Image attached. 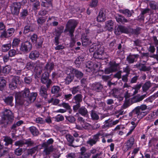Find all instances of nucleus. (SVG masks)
Instances as JSON below:
<instances>
[{"instance_id": "obj_57", "label": "nucleus", "mask_w": 158, "mask_h": 158, "mask_svg": "<svg viewBox=\"0 0 158 158\" xmlns=\"http://www.w3.org/2000/svg\"><path fill=\"white\" fill-rule=\"evenodd\" d=\"M98 0H91L89 3V6L91 7H95L98 5Z\"/></svg>"}, {"instance_id": "obj_37", "label": "nucleus", "mask_w": 158, "mask_h": 158, "mask_svg": "<svg viewBox=\"0 0 158 158\" xmlns=\"http://www.w3.org/2000/svg\"><path fill=\"white\" fill-rule=\"evenodd\" d=\"M29 130L32 135L36 136L38 135L39 131L38 129L34 126H31L29 127Z\"/></svg>"}, {"instance_id": "obj_52", "label": "nucleus", "mask_w": 158, "mask_h": 158, "mask_svg": "<svg viewBox=\"0 0 158 158\" xmlns=\"http://www.w3.org/2000/svg\"><path fill=\"white\" fill-rule=\"evenodd\" d=\"M105 123L102 126L103 129L107 128L109 127H111L112 126L111 124V121H109V120L105 121Z\"/></svg>"}, {"instance_id": "obj_12", "label": "nucleus", "mask_w": 158, "mask_h": 158, "mask_svg": "<svg viewBox=\"0 0 158 158\" xmlns=\"http://www.w3.org/2000/svg\"><path fill=\"white\" fill-rule=\"evenodd\" d=\"M68 71L71 74H73L74 75L79 79H81L83 76V73L80 71H79L77 69H74L72 67H70L68 69Z\"/></svg>"}, {"instance_id": "obj_59", "label": "nucleus", "mask_w": 158, "mask_h": 158, "mask_svg": "<svg viewBox=\"0 0 158 158\" xmlns=\"http://www.w3.org/2000/svg\"><path fill=\"white\" fill-rule=\"evenodd\" d=\"M139 65L141 67L140 70L141 71H147L150 70V67H147L144 64H140Z\"/></svg>"}, {"instance_id": "obj_4", "label": "nucleus", "mask_w": 158, "mask_h": 158, "mask_svg": "<svg viewBox=\"0 0 158 158\" xmlns=\"http://www.w3.org/2000/svg\"><path fill=\"white\" fill-rule=\"evenodd\" d=\"M14 119V115L12 111L10 110L6 109L2 113L0 122L1 124H4L6 127L9 122H11Z\"/></svg>"}, {"instance_id": "obj_51", "label": "nucleus", "mask_w": 158, "mask_h": 158, "mask_svg": "<svg viewBox=\"0 0 158 158\" xmlns=\"http://www.w3.org/2000/svg\"><path fill=\"white\" fill-rule=\"evenodd\" d=\"M141 28L139 27H137L135 29H132L131 33L135 35H138L140 33Z\"/></svg>"}, {"instance_id": "obj_54", "label": "nucleus", "mask_w": 158, "mask_h": 158, "mask_svg": "<svg viewBox=\"0 0 158 158\" xmlns=\"http://www.w3.org/2000/svg\"><path fill=\"white\" fill-rule=\"evenodd\" d=\"M55 120L57 122H60L63 121L64 120V118L63 115L60 114L57 115L54 117Z\"/></svg>"}, {"instance_id": "obj_25", "label": "nucleus", "mask_w": 158, "mask_h": 158, "mask_svg": "<svg viewBox=\"0 0 158 158\" xmlns=\"http://www.w3.org/2000/svg\"><path fill=\"white\" fill-rule=\"evenodd\" d=\"M14 99L13 97L11 96H9L5 97L4 99L5 103L8 106H10L11 107L14 106L13 101Z\"/></svg>"}, {"instance_id": "obj_20", "label": "nucleus", "mask_w": 158, "mask_h": 158, "mask_svg": "<svg viewBox=\"0 0 158 158\" xmlns=\"http://www.w3.org/2000/svg\"><path fill=\"white\" fill-rule=\"evenodd\" d=\"M83 96L81 94H77L75 96L72 100V102L73 103L81 104L82 102Z\"/></svg>"}, {"instance_id": "obj_23", "label": "nucleus", "mask_w": 158, "mask_h": 158, "mask_svg": "<svg viewBox=\"0 0 158 158\" xmlns=\"http://www.w3.org/2000/svg\"><path fill=\"white\" fill-rule=\"evenodd\" d=\"M115 33L116 34L117 31L118 34V33L120 32L121 33H127L128 32V29L122 25L118 26L115 29Z\"/></svg>"}, {"instance_id": "obj_55", "label": "nucleus", "mask_w": 158, "mask_h": 158, "mask_svg": "<svg viewBox=\"0 0 158 158\" xmlns=\"http://www.w3.org/2000/svg\"><path fill=\"white\" fill-rule=\"evenodd\" d=\"M11 68L9 65H6L3 68L2 72L3 73H8L10 71Z\"/></svg>"}, {"instance_id": "obj_26", "label": "nucleus", "mask_w": 158, "mask_h": 158, "mask_svg": "<svg viewBox=\"0 0 158 158\" xmlns=\"http://www.w3.org/2000/svg\"><path fill=\"white\" fill-rule=\"evenodd\" d=\"M66 73L67 76L65 79V83L69 85L73 81L74 78V76L71 74L70 72H68V69L66 71Z\"/></svg>"}, {"instance_id": "obj_27", "label": "nucleus", "mask_w": 158, "mask_h": 158, "mask_svg": "<svg viewBox=\"0 0 158 158\" xmlns=\"http://www.w3.org/2000/svg\"><path fill=\"white\" fill-rule=\"evenodd\" d=\"M119 12L123 15H125L127 17H131L132 15V13H134L133 10L130 11L128 9H125L124 10L120 9L119 10Z\"/></svg>"}, {"instance_id": "obj_17", "label": "nucleus", "mask_w": 158, "mask_h": 158, "mask_svg": "<svg viewBox=\"0 0 158 158\" xmlns=\"http://www.w3.org/2000/svg\"><path fill=\"white\" fill-rule=\"evenodd\" d=\"M134 136L132 135L128 139L126 143V150H128L131 149L134 143Z\"/></svg>"}, {"instance_id": "obj_15", "label": "nucleus", "mask_w": 158, "mask_h": 158, "mask_svg": "<svg viewBox=\"0 0 158 158\" xmlns=\"http://www.w3.org/2000/svg\"><path fill=\"white\" fill-rule=\"evenodd\" d=\"M115 18L116 21L120 24H124L128 22V20L123 16L119 14H117L115 16Z\"/></svg>"}, {"instance_id": "obj_2", "label": "nucleus", "mask_w": 158, "mask_h": 158, "mask_svg": "<svg viewBox=\"0 0 158 158\" xmlns=\"http://www.w3.org/2000/svg\"><path fill=\"white\" fill-rule=\"evenodd\" d=\"M78 23L74 19H69L67 22L65 26L64 32H69V36L71 37V42L72 44H74L76 42L74 37V33Z\"/></svg>"}, {"instance_id": "obj_16", "label": "nucleus", "mask_w": 158, "mask_h": 158, "mask_svg": "<svg viewBox=\"0 0 158 158\" xmlns=\"http://www.w3.org/2000/svg\"><path fill=\"white\" fill-rule=\"evenodd\" d=\"M91 88L93 90L96 92H100L102 91L103 86L101 83L96 82L92 84Z\"/></svg>"}, {"instance_id": "obj_9", "label": "nucleus", "mask_w": 158, "mask_h": 158, "mask_svg": "<svg viewBox=\"0 0 158 158\" xmlns=\"http://www.w3.org/2000/svg\"><path fill=\"white\" fill-rule=\"evenodd\" d=\"M48 73L47 72H45L43 74L41 79L42 83L46 84L48 89L50 87L52 83L51 80L48 79Z\"/></svg>"}, {"instance_id": "obj_45", "label": "nucleus", "mask_w": 158, "mask_h": 158, "mask_svg": "<svg viewBox=\"0 0 158 158\" xmlns=\"http://www.w3.org/2000/svg\"><path fill=\"white\" fill-rule=\"evenodd\" d=\"M90 116L93 120H97L99 119V116L95 111L92 110L90 113Z\"/></svg>"}, {"instance_id": "obj_21", "label": "nucleus", "mask_w": 158, "mask_h": 158, "mask_svg": "<svg viewBox=\"0 0 158 158\" xmlns=\"http://www.w3.org/2000/svg\"><path fill=\"white\" fill-rule=\"evenodd\" d=\"M42 7L45 8V9L48 11H50L52 8V2H51L42 1L41 4Z\"/></svg>"}, {"instance_id": "obj_58", "label": "nucleus", "mask_w": 158, "mask_h": 158, "mask_svg": "<svg viewBox=\"0 0 158 158\" xmlns=\"http://www.w3.org/2000/svg\"><path fill=\"white\" fill-rule=\"evenodd\" d=\"M37 149V147H35L31 148L28 149L27 150L28 154L32 155L33 154L35 153Z\"/></svg>"}, {"instance_id": "obj_44", "label": "nucleus", "mask_w": 158, "mask_h": 158, "mask_svg": "<svg viewBox=\"0 0 158 158\" xmlns=\"http://www.w3.org/2000/svg\"><path fill=\"white\" fill-rule=\"evenodd\" d=\"M6 81L4 77H0V90L2 91L6 85Z\"/></svg>"}, {"instance_id": "obj_41", "label": "nucleus", "mask_w": 158, "mask_h": 158, "mask_svg": "<svg viewBox=\"0 0 158 158\" xmlns=\"http://www.w3.org/2000/svg\"><path fill=\"white\" fill-rule=\"evenodd\" d=\"M43 147L44 148V152L45 153L46 155H48L50 154L53 150V148L52 145L49 147L48 146L47 147Z\"/></svg>"}, {"instance_id": "obj_29", "label": "nucleus", "mask_w": 158, "mask_h": 158, "mask_svg": "<svg viewBox=\"0 0 158 158\" xmlns=\"http://www.w3.org/2000/svg\"><path fill=\"white\" fill-rule=\"evenodd\" d=\"M86 71L87 72L90 73L94 69L93 63L91 61H88L85 64Z\"/></svg>"}, {"instance_id": "obj_28", "label": "nucleus", "mask_w": 158, "mask_h": 158, "mask_svg": "<svg viewBox=\"0 0 158 158\" xmlns=\"http://www.w3.org/2000/svg\"><path fill=\"white\" fill-rule=\"evenodd\" d=\"M148 3L151 9L152 10H158V2L154 0H149Z\"/></svg>"}, {"instance_id": "obj_40", "label": "nucleus", "mask_w": 158, "mask_h": 158, "mask_svg": "<svg viewBox=\"0 0 158 158\" xmlns=\"http://www.w3.org/2000/svg\"><path fill=\"white\" fill-rule=\"evenodd\" d=\"M54 64L53 62L47 63L44 67V69L46 70H48L51 72L54 69Z\"/></svg>"}, {"instance_id": "obj_38", "label": "nucleus", "mask_w": 158, "mask_h": 158, "mask_svg": "<svg viewBox=\"0 0 158 158\" xmlns=\"http://www.w3.org/2000/svg\"><path fill=\"white\" fill-rule=\"evenodd\" d=\"M46 19V17L41 16L38 17L37 19V23L38 25L40 27L45 22Z\"/></svg>"}, {"instance_id": "obj_6", "label": "nucleus", "mask_w": 158, "mask_h": 158, "mask_svg": "<svg viewBox=\"0 0 158 158\" xmlns=\"http://www.w3.org/2000/svg\"><path fill=\"white\" fill-rule=\"evenodd\" d=\"M148 112V111H140L139 109L137 106L129 113V116L131 117H137L139 118H141L145 116Z\"/></svg>"}, {"instance_id": "obj_8", "label": "nucleus", "mask_w": 158, "mask_h": 158, "mask_svg": "<svg viewBox=\"0 0 158 158\" xmlns=\"http://www.w3.org/2000/svg\"><path fill=\"white\" fill-rule=\"evenodd\" d=\"M32 47V44L30 41H27L22 43L19 49L21 52L27 53L31 50Z\"/></svg>"}, {"instance_id": "obj_3", "label": "nucleus", "mask_w": 158, "mask_h": 158, "mask_svg": "<svg viewBox=\"0 0 158 158\" xmlns=\"http://www.w3.org/2000/svg\"><path fill=\"white\" fill-rule=\"evenodd\" d=\"M89 51L92 52H94L93 56L95 59L103 60L106 58L104 56V48L100 45H94L90 47Z\"/></svg>"}, {"instance_id": "obj_56", "label": "nucleus", "mask_w": 158, "mask_h": 158, "mask_svg": "<svg viewBox=\"0 0 158 158\" xmlns=\"http://www.w3.org/2000/svg\"><path fill=\"white\" fill-rule=\"evenodd\" d=\"M60 87L58 86H53L51 89L52 94H56L58 93L60 89Z\"/></svg>"}, {"instance_id": "obj_60", "label": "nucleus", "mask_w": 158, "mask_h": 158, "mask_svg": "<svg viewBox=\"0 0 158 158\" xmlns=\"http://www.w3.org/2000/svg\"><path fill=\"white\" fill-rule=\"evenodd\" d=\"M8 54L10 57H13L17 54V52L14 49H10L8 52Z\"/></svg>"}, {"instance_id": "obj_18", "label": "nucleus", "mask_w": 158, "mask_h": 158, "mask_svg": "<svg viewBox=\"0 0 158 158\" xmlns=\"http://www.w3.org/2000/svg\"><path fill=\"white\" fill-rule=\"evenodd\" d=\"M139 55L138 54L130 55L127 57V60L129 64H133L135 61H137L139 58Z\"/></svg>"}, {"instance_id": "obj_19", "label": "nucleus", "mask_w": 158, "mask_h": 158, "mask_svg": "<svg viewBox=\"0 0 158 158\" xmlns=\"http://www.w3.org/2000/svg\"><path fill=\"white\" fill-rule=\"evenodd\" d=\"M48 89L45 86H42L40 89L39 94L40 96L45 99L47 98L48 96L47 92Z\"/></svg>"}, {"instance_id": "obj_31", "label": "nucleus", "mask_w": 158, "mask_h": 158, "mask_svg": "<svg viewBox=\"0 0 158 158\" xmlns=\"http://www.w3.org/2000/svg\"><path fill=\"white\" fill-rule=\"evenodd\" d=\"M85 58L82 55L78 56L76 58L74 63L77 67L79 68L80 67L81 63L84 60Z\"/></svg>"}, {"instance_id": "obj_62", "label": "nucleus", "mask_w": 158, "mask_h": 158, "mask_svg": "<svg viewBox=\"0 0 158 158\" xmlns=\"http://www.w3.org/2000/svg\"><path fill=\"white\" fill-rule=\"evenodd\" d=\"M28 15V12L27 10L23 9L20 13V15L22 19H24Z\"/></svg>"}, {"instance_id": "obj_32", "label": "nucleus", "mask_w": 158, "mask_h": 158, "mask_svg": "<svg viewBox=\"0 0 158 158\" xmlns=\"http://www.w3.org/2000/svg\"><path fill=\"white\" fill-rule=\"evenodd\" d=\"M11 43H9L2 45L1 47V51L3 52H6L9 51L11 48Z\"/></svg>"}, {"instance_id": "obj_64", "label": "nucleus", "mask_w": 158, "mask_h": 158, "mask_svg": "<svg viewBox=\"0 0 158 158\" xmlns=\"http://www.w3.org/2000/svg\"><path fill=\"white\" fill-rule=\"evenodd\" d=\"M10 57L8 54H6L2 56V57L4 63H5L8 61L10 60Z\"/></svg>"}, {"instance_id": "obj_47", "label": "nucleus", "mask_w": 158, "mask_h": 158, "mask_svg": "<svg viewBox=\"0 0 158 158\" xmlns=\"http://www.w3.org/2000/svg\"><path fill=\"white\" fill-rule=\"evenodd\" d=\"M79 113L82 116L86 115L88 113L87 109L84 106H82L79 109Z\"/></svg>"}, {"instance_id": "obj_24", "label": "nucleus", "mask_w": 158, "mask_h": 158, "mask_svg": "<svg viewBox=\"0 0 158 158\" xmlns=\"http://www.w3.org/2000/svg\"><path fill=\"white\" fill-rule=\"evenodd\" d=\"M40 56L39 52L36 50L32 51L30 53L29 58L32 60H36Z\"/></svg>"}, {"instance_id": "obj_53", "label": "nucleus", "mask_w": 158, "mask_h": 158, "mask_svg": "<svg viewBox=\"0 0 158 158\" xmlns=\"http://www.w3.org/2000/svg\"><path fill=\"white\" fill-rule=\"evenodd\" d=\"M32 8L34 10H36L40 7V3L39 1H36L35 2L31 4Z\"/></svg>"}, {"instance_id": "obj_42", "label": "nucleus", "mask_w": 158, "mask_h": 158, "mask_svg": "<svg viewBox=\"0 0 158 158\" xmlns=\"http://www.w3.org/2000/svg\"><path fill=\"white\" fill-rule=\"evenodd\" d=\"M66 122L70 123H73L76 121V119L74 116L72 115L65 116Z\"/></svg>"}, {"instance_id": "obj_36", "label": "nucleus", "mask_w": 158, "mask_h": 158, "mask_svg": "<svg viewBox=\"0 0 158 158\" xmlns=\"http://www.w3.org/2000/svg\"><path fill=\"white\" fill-rule=\"evenodd\" d=\"M110 68L113 72H116L117 70V67L119 65L118 63H116V62L114 61L112 62H110Z\"/></svg>"}, {"instance_id": "obj_10", "label": "nucleus", "mask_w": 158, "mask_h": 158, "mask_svg": "<svg viewBox=\"0 0 158 158\" xmlns=\"http://www.w3.org/2000/svg\"><path fill=\"white\" fill-rule=\"evenodd\" d=\"M102 136L101 133L98 132L96 134L93 136L92 138H89L87 141L86 143L91 146L96 144L97 142L99 141V137Z\"/></svg>"}, {"instance_id": "obj_13", "label": "nucleus", "mask_w": 158, "mask_h": 158, "mask_svg": "<svg viewBox=\"0 0 158 158\" xmlns=\"http://www.w3.org/2000/svg\"><path fill=\"white\" fill-rule=\"evenodd\" d=\"M20 82V77L17 76H14L11 81L9 84L10 88L14 90L17 87V84Z\"/></svg>"}, {"instance_id": "obj_43", "label": "nucleus", "mask_w": 158, "mask_h": 158, "mask_svg": "<svg viewBox=\"0 0 158 158\" xmlns=\"http://www.w3.org/2000/svg\"><path fill=\"white\" fill-rule=\"evenodd\" d=\"M144 97L141 96L139 97L135 96L133 97L131 99V102L132 103L139 102L143 99Z\"/></svg>"}, {"instance_id": "obj_7", "label": "nucleus", "mask_w": 158, "mask_h": 158, "mask_svg": "<svg viewBox=\"0 0 158 158\" xmlns=\"http://www.w3.org/2000/svg\"><path fill=\"white\" fill-rule=\"evenodd\" d=\"M21 4L20 2H14L12 3L10 6V10L12 15L16 16L19 15Z\"/></svg>"}, {"instance_id": "obj_30", "label": "nucleus", "mask_w": 158, "mask_h": 158, "mask_svg": "<svg viewBox=\"0 0 158 158\" xmlns=\"http://www.w3.org/2000/svg\"><path fill=\"white\" fill-rule=\"evenodd\" d=\"M114 24V22L111 20H109L106 22L105 26L108 30L111 31L113 29Z\"/></svg>"}, {"instance_id": "obj_11", "label": "nucleus", "mask_w": 158, "mask_h": 158, "mask_svg": "<svg viewBox=\"0 0 158 158\" xmlns=\"http://www.w3.org/2000/svg\"><path fill=\"white\" fill-rule=\"evenodd\" d=\"M15 31V29L13 28H10L5 31L1 32L0 37L1 38H7L12 36Z\"/></svg>"}, {"instance_id": "obj_50", "label": "nucleus", "mask_w": 158, "mask_h": 158, "mask_svg": "<svg viewBox=\"0 0 158 158\" xmlns=\"http://www.w3.org/2000/svg\"><path fill=\"white\" fill-rule=\"evenodd\" d=\"M54 142V140L52 138L48 139L46 142H44L42 144V147H47L52 144Z\"/></svg>"}, {"instance_id": "obj_22", "label": "nucleus", "mask_w": 158, "mask_h": 158, "mask_svg": "<svg viewBox=\"0 0 158 158\" xmlns=\"http://www.w3.org/2000/svg\"><path fill=\"white\" fill-rule=\"evenodd\" d=\"M82 45L84 46H87L90 45L91 43V40L88 38L87 36L82 35L81 38Z\"/></svg>"}, {"instance_id": "obj_48", "label": "nucleus", "mask_w": 158, "mask_h": 158, "mask_svg": "<svg viewBox=\"0 0 158 158\" xmlns=\"http://www.w3.org/2000/svg\"><path fill=\"white\" fill-rule=\"evenodd\" d=\"M36 63L35 62L31 61L27 63L26 68L28 70L33 69L35 67Z\"/></svg>"}, {"instance_id": "obj_61", "label": "nucleus", "mask_w": 158, "mask_h": 158, "mask_svg": "<svg viewBox=\"0 0 158 158\" xmlns=\"http://www.w3.org/2000/svg\"><path fill=\"white\" fill-rule=\"evenodd\" d=\"M80 89V86L78 85L77 86L74 87L71 89V90L73 94H75L78 93Z\"/></svg>"}, {"instance_id": "obj_39", "label": "nucleus", "mask_w": 158, "mask_h": 158, "mask_svg": "<svg viewBox=\"0 0 158 158\" xmlns=\"http://www.w3.org/2000/svg\"><path fill=\"white\" fill-rule=\"evenodd\" d=\"M4 139L3 141L5 142L4 144L5 146H8L9 145L13 143V140L8 136H5L4 137Z\"/></svg>"}, {"instance_id": "obj_14", "label": "nucleus", "mask_w": 158, "mask_h": 158, "mask_svg": "<svg viewBox=\"0 0 158 158\" xmlns=\"http://www.w3.org/2000/svg\"><path fill=\"white\" fill-rule=\"evenodd\" d=\"M105 10L104 9L102 8L100 9L98 15L97 17V20L98 22L104 21L105 20Z\"/></svg>"}, {"instance_id": "obj_5", "label": "nucleus", "mask_w": 158, "mask_h": 158, "mask_svg": "<svg viewBox=\"0 0 158 158\" xmlns=\"http://www.w3.org/2000/svg\"><path fill=\"white\" fill-rule=\"evenodd\" d=\"M29 37L31 42L35 45L37 48H40L42 47L44 41L43 38L38 37V35L35 33H33L32 34H30Z\"/></svg>"}, {"instance_id": "obj_35", "label": "nucleus", "mask_w": 158, "mask_h": 158, "mask_svg": "<svg viewBox=\"0 0 158 158\" xmlns=\"http://www.w3.org/2000/svg\"><path fill=\"white\" fill-rule=\"evenodd\" d=\"M32 31V29L30 24L27 23L26 25L24 27L23 33L24 35H26L28 33Z\"/></svg>"}, {"instance_id": "obj_34", "label": "nucleus", "mask_w": 158, "mask_h": 158, "mask_svg": "<svg viewBox=\"0 0 158 158\" xmlns=\"http://www.w3.org/2000/svg\"><path fill=\"white\" fill-rule=\"evenodd\" d=\"M66 138L69 142L68 144L69 146L73 147H77L73 144V143L74 141V139L73 136L70 135H66Z\"/></svg>"}, {"instance_id": "obj_1", "label": "nucleus", "mask_w": 158, "mask_h": 158, "mask_svg": "<svg viewBox=\"0 0 158 158\" xmlns=\"http://www.w3.org/2000/svg\"><path fill=\"white\" fill-rule=\"evenodd\" d=\"M37 95V92L31 93L28 89L26 88L21 92L16 93L15 98L16 102L19 105L28 106L35 101Z\"/></svg>"}, {"instance_id": "obj_49", "label": "nucleus", "mask_w": 158, "mask_h": 158, "mask_svg": "<svg viewBox=\"0 0 158 158\" xmlns=\"http://www.w3.org/2000/svg\"><path fill=\"white\" fill-rule=\"evenodd\" d=\"M150 87V83L149 81L146 82L142 86V89L143 92H146Z\"/></svg>"}, {"instance_id": "obj_33", "label": "nucleus", "mask_w": 158, "mask_h": 158, "mask_svg": "<svg viewBox=\"0 0 158 158\" xmlns=\"http://www.w3.org/2000/svg\"><path fill=\"white\" fill-rule=\"evenodd\" d=\"M64 28V26L62 25L57 27V28L55 29L54 31L55 36H60L61 34L63 32Z\"/></svg>"}, {"instance_id": "obj_63", "label": "nucleus", "mask_w": 158, "mask_h": 158, "mask_svg": "<svg viewBox=\"0 0 158 158\" xmlns=\"http://www.w3.org/2000/svg\"><path fill=\"white\" fill-rule=\"evenodd\" d=\"M23 151V149L22 148H16L14 151L15 154L18 156L21 155Z\"/></svg>"}, {"instance_id": "obj_46", "label": "nucleus", "mask_w": 158, "mask_h": 158, "mask_svg": "<svg viewBox=\"0 0 158 158\" xmlns=\"http://www.w3.org/2000/svg\"><path fill=\"white\" fill-rule=\"evenodd\" d=\"M20 42V40L17 38H15L13 39L12 44L11 46L13 48L17 47H18L19 44Z\"/></svg>"}]
</instances>
